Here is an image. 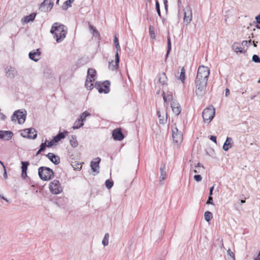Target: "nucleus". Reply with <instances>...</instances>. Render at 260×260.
Returning <instances> with one entry per match:
<instances>
[{
  "instance_id": "nucleus-1",
  "label": "nucleus",
  "mask_w": 260,
  "mask_h": 260,
  "mask_svg": "<svg viewBox=\"0 0 260 260\" xmlns=\"http://www.w3.org/2000/svg\"><path fill=\"white\" fill-rule=\"evenodd\" d=\"M50 32L54 35V38H55L56 41L57 43H60L66 37L67 28L63 24L55 22L52 25Z\"/></svg>"
},
{
  "instance_id": "nucleus-2",
  "label": "nucleus",
  "mask_w": 260,
  "mask_h": 260,
  "mask_svg": "<svg viewBox=\"0 0 260 260\" xmlns=\"http://www.w3.org/2000/svg\"><path fill=\"white\" fill-rule=\"evenodd\" d=\"M38 174L41 179L44 181L51 180L54 175V173L53 170L46 167H40L38 170Z\"/></svg>"
},
{
  "instance_id": "nucleus-3",
  "label": "nucleus",
  "mask_w": 260,
  "mask_h": 260,
  "mask_svg": "<svg viewBox=\"0 0 260 260\" xmlns=\"http://www.w3.org/2000/svg\"><path fill=\"white\" fill-rule=\"evenodd\" d=\"M207 83V81L196 79V93L198 97L201 98L205 94Z\"/></svg>"
},
{
  "instance_id": "nucleus-4",
  "label": "nucleus",
  "mask_w": 260,
  "mask_h": 260,
  "mask_svg": "<svg viewBox=\"0 0 260 260\" xmlns=\"http://www.w3.org/2000/svg\"><path fill=\"white\" fill-rule=\"evenodd\" d=\"M215 108L213 106H209L205 108L202 112V117L204 122L210 123L215 116Z\"/></svg>"
},
{
  "instance_id": "nucleus-5",
  "label": "nucleus",
  "mask_w": 260,
  "mask_h": 260,
  "mask_svg": "<svg viewBox=\"0 0 260 260\" xmlns=\"http://www.w3.org/2000/svg\"><path fill=\"white\" fill-rule=\"evenodd\" d=\"M209 75V69L207 67L200 66L198 70L196 79L200 80L208 81Z\"/></svg>"
},
{
  "instance_id": "nucleus-6",
  "label": "nucleus",
  "mask_w": 260,
  "mask_h": 260,
  "mask_svg": "<svg viewBox=\"0 0 260 260\" xmlns=\"http://www.w3.org/2000/svg\"><path fill=\"white\" fill-rule=\"evenodd\" d=\"M172 138L174 143L177 145L181 144L183 140V135L176 127H172Z\"/></svg>"
},
{
  "instance_id": "nucleus-7",
  "label": "nucleus",
  "mask_w": 260,
  "mask_h": 260,
  "mask_svg": "<svg viewBox=\"0 0 260 260\" xmlns=\"http://www.w3.org/2000/svg\"><path fill=\"white\" fill-rule=\"evenodd\" d=\"M49 189L50 191L55 194H59L62 191V188L61 186L60 182L57 180H54L50 182L49 184Z\"/></svg>"
},
{
  "instance_id": "nucleus-8",
  "label": "nucleus",
  "mask_w": 260,
  "mask_h": 260,
  "mask_svg": "<svg viewBox=\"0 0 260 260\" xmlns=\"http://www.w3.org/2000/svg\"><path fill=\"white\" fill-rule=\"evenodd\" d=\"M26 119V115L20 110H17L14 112L11 117L12 121L16 122L17 120L18 123H23Z\"/></svg>"
},
{
  "instance_id": "nucleus-9",
  "label": "nucleus",
  "mask_w": 260,
  "mask_h": 260,
  "mask_svg": "<svg viewBox=\"0 0 260 260\" xmlns=\"http://www.w3.org/2000/svg\"><path fill=\"white\" fill-rule=\"evenodd\" d=\"M54 3L51 0H44L43 2L41 4L39 9L41 11H46L51 10Z\"/></svg>"
},
{
  "instance_id": "nucleus-10",
  "label": "nucleus",
  "mask_w": 260,
  "mask_h": 260,
  "mask_svg": "<svg viewBox=\"0 0 260 260\" xmlns=\"http://www.w3.org/2000/svg\"><path fill=\"white\" fill-rule=\"evenodd\" d=\"M184 21L187 24L192 20V11L189 7H186L184 9Z\"/></svg>"
},
{
  "instance_id": "nucleus-11",
  "label": "nucleus",
  "mask_w": 260,
  "mask_h": 260,
  "mask_svg": "<svg viewBox=\"0 0 260 260\" xmlns=\"http://www.w3.org/2000/svg\"><path fill=\"white\" fill-rule=\"evenodd\" d=\"M112 137L115 140L117 141H121L124 138L120 128L114 129L112 132Z\"/></svg>"
},
{
  "instance_id": "nucleus-12",
  "label": "nucleus",
  "mask_w": 260,
  "mask_h": 260,
  "mask_svg": "<svg viewBox=\"0 0 260 260\" xmlns=\"http://www.w3.org/2000/svg\"><path fill=\"white\" fill-rule=\"evenodd\" d=\"M41 52L39 49L33 50L29 53V57L30 59L37 62L40 59Z\"/></svg>"
},
{
  "instance_id": "nucleus-13",
  "label": "nucleus",
  "mask_w": 260,
  "mask_h": 260,
  "mask_svg": "<svg viewBox=\"0 0 260 260\" xmlns=\"http://www.w3.org/2000/svg\"><path fill=\"white\" fill-rule=\"evenodd\" d=\"M115 62L113 60L109 62V68L112 71L116 70L118 68V64L119 62V55L117 53L115 54Z\"/></svg>"
},
{
  "instance_id": "nucleus-14",
  "label": "nucleus",
  "mask_w": 260,
  "mask_h": 260,
  "mask_svg": "<svg viewBox=\"0 0 260 260\" xmlns=\"http://www.w3.org/2000/svg\"><path fill=\"white\" fill-rule=\"evenodd\" d=\"M13 136V134L11 131H0V139L8 141L10 140Z\"/></svg>"
},
{
  "instance_id": "nucleus-15",
  "label": "nucleus",
  "mask_w": 260,
  "mask_h": 260,
  "mask_svg": "<svg viewBox=\"0 0 260 260\" xmlns=\"http://www.w3.org/2000/svg\"><path fill=\"white\" fill-rule=\"evenodd\" d=\"M171 107L174 113L178 116L181 112V107L179 103L174 101L171 102Z\"/></svg>"
},
{
  "instance_id": "nucleus-16",
  "label": "nucleus",
  "mask_w": 260,
  "mask_h": 260,
  "mask_svg": "<svg viewBox=\"0 0 260 260\" xmlns=\"http://www.w3.org/2000/svg\"><path fill=\"white\" fill-rule=\"evenodd\" d=\"M158 82L157 83H159L161 86H164L167 84L168 78L165 73H161L158 75Z\"/></svg>"
},
{
  "instance_id": "nucleus-17",
  "label": "nucleus",
  "mask_w": 260,
  "mask_h": 260,
  "mask_svg": "<svg viewBox=\"0 0 260 260\" xmlns=\"http://www.w3.org/2000/svg\"><path fill=\"white\" fill-rule=\"evenodd\" d=\"M157 114L159 118V122L160 124H165L167 120V113L165 112H161L158 110Z\"/></svg>"
},
{
  "instance_id": "nucleus-18",
  "label": "nucleus",
  "mask_w": 260,
  "mask_h": 260,
  "mask_svg": "<svg viewBox=\"0 0 260 260\" xmlns=\"http://www.w3.org/2000/svg\"><path fill=\"white\" fill-rule=\"evenodd\" d=\"M46 156L55 165H58L60 162L59 157L52 153H48Z\"/></svg>"
},
{
  "instance_id": "nucleus-19",
  "label": "nucleus",
  "mask_w": 260,
  "mask_h": 260,
  "mask_svg": "<svg viewBox=\"0 0 260 260\" xmlns=\"http://www.w3.org/2000/svg\"><path fill=\"white\" fill-rule=\"evenodd\" d=\"M36 15L37 14L36 13H32L28 16L23 17L22 18L21 21L24 23H28L29 22L32 21L35 19Z\"/></svg>"
},
{
  "instance_id": "nucleus-20",
  "label": "nucleus",
  "mask_w": 260,
  "mask_h": 260,
  "mask_svg": "<svg viewBox=\"0 0 260 260\" xmlns=\"http://www.w3.org/2000/svg\"><path fill=\"white\" fill-rule=\"evenodd\" d=\"M101 161V158L100 157H97L95 158V161H92L90 163V167L91 169L93 172H96L97 170L99 169V164Z\"/></svg>"
},
{
  "instance_id": "nucleus-21",
  "label": "nucleus",
  "mask_w": 260,
  "mask_h": 260,
  "mask_svg": "<svg viewBox=\"0 0 260 260\" xmlns=\"http://www.w3.org/2000/svg\"><path fill=\"white\" fill-rule=\"evenodd\" d=\"M233 141V139L232 138L230 137H227L226 141H225L223 145V149L224 151H228L229 149L231 148L233 146V143H232V141Z\"/></svg>"
},
{
  "instance_id": "nucleus-22",
  "label": "nucleus",
  "mask_w": 260,
  "mask_h": 260,
  "mask_svg": "<svg viewBox=\"0 0 260 260\" xmlns=\"http://www.w3.org/2000/svg\"><path fill=\"white\" fill-rule=\"evenodd\" d=\"M5 70L6 74L7 77L10 79H13L15 77V70L13 68H12L11 67H7L5 69Z\"/></svg>"
},
{
  "instance_id": "nucleus-23",
  "label": "nucleus",
  "mask_w": 260,
  "mask_h": 260,
  "mask_svg": "<svg viewBox=\"0 0 260 260\" xmlns=\"http://www.w3.org/2000/svg\"><path fill=\"white\" fill-rule=\"evenodd\" d=\"M22 166H21V169H22V177L23 178H25L27 176V169L28 166L29 165V162L28 161H22L21 162Z\"/></svg>"
},
{
  "instance_id": "nucleus-24",
  "label": "nucleus",
  "mask_w": 260,
  "mask_h": 260,
  "mask_svg": "<svg viewBox=\"0 0 260 260\" xmlns=\"http://www.w3.org/2000/svg\"><path fill=\"white\" fill-rule=\"evenodd\" d=\"M96 73V71L94 69L89 68L87 71V78L94 81Z\"/></svg>"
},
{
  "instance_id": "nucleus-25",
  "label": "nucleus",
  "mask_w": 260,
  "mask_h": 260,
  "mask_svg": "<svg viewBox=\"0 0 260 260\" xmlns=\"http://www.w3.org/2000/svg\"><path fill=\"white\" fill-rule=\"evenodd\" d=\"M160 182L164 180L167 178V173L166 171V166L165 165H162L160 168Z\"/></svg>"
},
{
  "instance_id": "nucleus-26",
  "label": "nucleus",
  "mask_w": 260,
  "mask_h": 260,
  "mask_svg": "<svg viewBox=\"0 0 260 260\" xmlns=\"http://www.w3.org/2000/svg\"><path fill=\"white\" fill-rule=\"evenodd\" d=\"M110 82L108 80H106L102 83L103 88H103V92L108 93L110 91Z\"/></svg>"
},
{
  "instance_id": "nucleus-27",
  "label": "nucleus",
  "mask_w": 260,
  "mask_h": 260,
  "mask_svg": "<svg viewBox=\"0 0 260 260\" xmlns=\"http://www.w3.org/2000/svg\"><path fill=\"white\" fill-rule=\"evenodd\" d=\"M177 79L180 80L182 83H184L185 80L186 79V76L185 70L184 67L181 68L180 76L179 78H177Z\"/></svg>"
},
{
  "instance_id": "nucleus-28",
  "label": "nucleus",
  "mask_w": 260,
  "mask_h": 260,
  "mask_svg": "<svg viewBox=\"0 0 260 260\" xmlns=\"http://www.w3.org/2000/svg\"><path fill=\"white\" fill-rule=\"evenodd\" d=\"M31 131L32 132H35V128H30L24 129L21 134V136L23 137V138H28L29 137H30L29 136V133H30Z\"/></svg>"
},
{
  "instance_id": "nucleus-29",
  "label": "nucleus",
  "mask_w": 260,
  "mask_h": 260,
  "mask_svg": "<svg viewBox=\"0 0 260 260\" xmlns=\"http://www.w3.org/2000/svg\"><path fill=\"white\" fill-rule=\"evenodd\" d=\"M92 80H90L89 79H86L85 86L87 88V89L90 90L93 87V82Z\"/></svg>"
},
{
  "instance_id": "nucleus-30",
  "label": "nucleus",
  "mask_w": 260,
  "mask_h": 260,
  "mask_svg": "<svg viewBox=\"0 0 260 260\" xmlns=\"http://www.w3.org/2000/svg\"><path fill=\"white\" fill-rule=\"evenodd\" d=\"M84 125V123L82 121H81L79 119H78L74 123L73 126V128L74 129H78Z\"/></svg>"
},
{
  "instance_id": "nucleus-31",
  "label": "nucleus",
  "mask_w": 260,
  "mask_h": 260,
  "mask_svg": "<svg viewBox=\"0 0 260 260\" xmlns=\"http://www.w3.org/2000/svg\"><path fill=\"white\" fill-rule=\"evenodd\" d=\"M90 116V114L87 112V111H85L83 113H82L80 116V117L78 118L81 121H82V122L84 123V121H85L86 120V118L88 116Z\"/></svg>"
},
{
  "instance_id": "nucleus-32",
  "label": "nucleus",
  "mask_w": 260,
  "mask_h": 260,
  "mask_svg": "<svg viewBox=\"0 0 260 260\" xmlns=\"http://www.w3.org/2000/svg\"><path fill=\"white\" fill-rule=\"evenodd\" d=\"M205 219L206 221L209 222L213 218V214L210 211H206L204 214Z\"/></svg>"
},
{
  "instance_id": "nucleus-33",
  "label": "nucleus",
  "mask_w": 260,
  "mask_h": 260,
  "mask_svg": "<svg viewBox=\"0 0 260 260\" xmlns=\"http://www.w3.org/2000/svg\"><path fill=\"white\" fill-rule=\"evenodd\" d=\"M70 142L71 146L73 147H76L78 146V143L75 136H72V139L70 140Z\"/></svg>"
},
{
  "instance_id": "nucleus-34",
  "label": "nucleus",
  "mask_w": 260,
  "mask_h": 260,
  "mask_svg": "<svg viewBox=\"0 0 260 260\" xmlns=\"http://www.w3.org/2000/svg\"><path fill=\"white\" fill-rule=\"evenodd\" d=\"M167 52L166 54V57L168 56V54H169L171 50V42L170 36H168L167 37Z\"/></svg>"
},
{
  "instance_id": "nucleus-35",
  "label": "nucleus",
  "mask_w": 260,
  "mask_h": 260,
  "mask_svg": "<svg viewBox=\"0 0 260 260\" xmlns=\"http://www.w3.org/2000/svg\"><path fill=\"white\" fill-rule=\"evenodd\" d=\"M149 31L150 36L151 37V38H152L153 39H155L156 36L155 35L154 28L152 26L150 25L149 26Z\"/></svg>"
},
{
  "instance_id": "nucleus-36",
  "label": "nucleus",
  "mask_w": 260,
  "mask_h": 260,
  "mask_svg": "<svg viewBox=\"0 0 260 260\" xmlns=\"http://www.w3.org/2000/svg\"><path fill=\"white\" fill-rule=\"evenodd\" d=\"M95 88L99 91L100 93L103 92V88L102 84L99 82H96L95 84Z\"/></svg>"
},
{
  "instance_id": "nucleus-37",
  "label": "nucleus",
  "mask_w": 260,
  "mask_h": 260,
  "mask_svg": "<svg viewBox=\"0 0 260 260\" xmlns=\"http://www.w3.org/2000/svg\"><path fill=\"white\" fill-rule=\"evenodd\" d=\"M105 185L108 189H110L113 185V182L109 179H107L105 182Z\"/></svg>"
},
{
  "instance_id": "nucleus-38",
  "label": "nucleus",
  "mask_w": 260,
  "mask_h": 260,
  "mask_svg": "<svg viewBox=\"0 0 260 260\" xmlns=\"http://www.w3.org/2000/svg\"><path fill=\"white\" fill-rule=\"evenodd\" d=\"M72 4L69 3V0L66 1L63 4L62 9L65 10H67L68 8L72 7Z\"/></svg>"
},
{
  "instance_id": "nucleus-39",
  "label": "nucleus",
  "mask_w": 260,
  "mask_h": 260,
  "mask_svg": "<svg viewBox=\"0 0 260 260\" xmlns=\"http://www.w3.org/2000/svg\"><path fill=\"white\" fill-rule=\"evenodd\" d=\"M155 7H156V11H157V13L158 16L160 17H161V13H160V10L159 4L157 0H155Z\"/></svg>"
},
{
  "instance_id": "nucleus-40",
  "label": "nucleus",
  "mask_w": 260,
  "mask_h": 260,
  "mask_svg": "<svg viewBox=\"0 0 260 260\" xmlns=\"http://www.w3.org/2000/svg\"><path fill=\"white\" fill-rule=\"evenodd\" d=\"M29 136H30L28 138L29 139H35L37 137V133L35 129V132H32L31 131V132L29 133Z\"/></svg>"
},
{
  "instance_id": "nucleus-41",
  "label": "nucleus",
  "mask_w": 260,
  "mask_h": 260,
  "mask_svg": "<svg viewBox=\"0 0 260 260\" xmlns=\"http://www.w3.org/2000/svg\"><path fill=\"white\" fill-rule=\"evenodd\" d=\"M68 134V132L67 131H64V132H59L57 136L61 140L64 139Z\"/></svg>"
},
{
  "instance_id": "nucleus-42",
  "label": "nucleus",
  "mask_w": 260,
  "mask_h": 260,
  "mask_svg": "<svg viewBox=\"0 0 260 260\" xmlns=\"http://www.w3.org/2000/svg\"><path fill=\"white\" fill-rule=\"evenodd\" d=\"M252 60L255 63H260V57L256 54L252 56Z\"/></svg>"
},
{
  "instance_id": "nucleus-43",
  "label": "nucleus",
  "mask_w": 260,
  "mask_h": 260,
  "mask_svg": "<svg viewBox=\"0 0 260 260\" xmlns=\"http://www.w3.org/2000/svg\"><path fill=\"white\" fill-rule=\"evenodd\" d=\"M47 140H46L44 143H42L40 145L41 151H44L46 149V147H47Z\"/></svg>"
},
{
  "instance_id": "nucleus-44",
  "label": "nucleus",
  "mask_w": 260,
  "mask_h": 260,
  "mask_svg": "<svg viewBox=\"0 0 260 260\" xmlns=\"http://www.w3.org/2000/svg\"><path fill=\"white\" fill-rule=\"evenodd\" d=\"M202 177L200 175H196L194 176V179L197 182H200L202 180Z\"/></svg>"
},
{
  "instance_id": "nucleus-45",
  "label": "nucleus",
  "mask_w": 260,
  "mask_h": 260,
  "mask_svg": "<svg viewBox=\"0 0 260 260\" xmlns=\"http://www.w3.org/2000/svg\"><path fill=\"white\" fill-rule=\"evenodd\" d=\"M206 204L213 205V198L212 197V196H209L208 200L206 202Z\"/></svg>"
},
{
  "instance_id": "nucleus-46",
  "label": "nucleus",
  "mask_w": 260,
  "mask_h": 260,
  "mask_svg": "<svg viewBox=\"0 0 260 260\" xmlns=\"http://www.w3.org/2000/svg\"><path fill=\"white\" fill-rule=\"evenodd\" d=\"M102 244L104 246H107L109 244V239L104 238L102 240Z\"/></svg>"
},
{
  "instance_id": "nucleus-47",
  "label": "nucleus",
  "mask_w": 260,
  "mask_h": 260,
  "mask_svg": "<svg viewBox=\"0 0 260 260\" xmlns=\"http://www.w3.org/2000/svg\"><path fill=\"white\" fill-rule=\"evenodd\" d=\"M115 47L116 49V51L115 54H116L117 53L119 55L118 52H119V51H120V50H121V48H120L119 44L115 45Z\"/></svg>"
},
{
  "instance_id": "nucleus-48",
  "label": "nucleus",
  "mask_w": 260,
  "mask_h": 260,
  "mask_svg": "<svg viewBox=\"0 0 260 260\" xmlns=\"http://www.w3.org/2000/svg\"><path fill=\"white\" fill-rule=\"evenodd\" d=\"M235 51L237 53H242L243 52V49L241 47H237L235 48Z\"/></svg>"
},
{
  "instance_id": "nucleus-49",
  "label": "nucleus",
  "mask_w": 260,
  "mask_h": 260,
  "mask_svg": "<svg viewBox=\"0 0 260 260\" xmlns=\"http://www.w3.org/2000/svg\"><path fill=\"white\" fill-rule=\"evenodd\" d=\"M60 140H61L57 135L56 136H55L53 138V139H52V141H53L54 143H57Z\"/></svg>"
},
{
  "instance_id": "nucleus-50",
  "label": "nucleus",
  "mask_w": 260,
  "mask_h": 260,
  "mask_svg": "<svg viewBox=\"0 0 260 260\" xmlns=\"http://www.w3.org/2000/svg\"><path fill=\"white\" fill-rule=\"evenodd\" d=\"M251 43V40H250L249 41H243L242 42V46H247V44H250Z\"/></svg>"
},
{
  "instance_id": "nucleus-51",
  "label": "nucleus",
  "mask_w": 260,
  "mask_h": 260,
  "mask_svg": "<svg viewBox=\"0 0 260 260\" xmlns=\"http://www.w3.org/2000/svg\"><path fill=\"white\" fill-rule=\"evenodd\" d=\"M162 1H163V2H164L165 10H166V12H167V11H168V1L167 0H162Z\"/></svg>"
},
{
  "instance_id": "nucleus-52",
  "label": "nucleus",
  "mask_w": 260,
  "mask_h": 260,
  "mask_svg": "<svg viewBox=\"0 0 260 260\" xmlns=\"http://www.w3.org/2000/svg\"><path fill=\"white\" fill-rule=\"evenodd\" d=\"M54 143L53 141H52V140L51 141H49V142H48L47 141V147H52L54 145Z\"/></svg>"
},
{
  "instance_id": "nucleus-53",
  "label": "nucleus",
  "mask_w": 260,
  "mask_h": 260,
  "mask_svg": "<svg viewBox=\"0 0 260 260\" xmlns=\"http://www.w3.org/2000/svg\"><path fill=\"white\" fill-rule=\"evenodd\" d=\"M228 254L230 255L233 258H235L234 257V254L233 252H232L230 249H229L227 251Z\"/></svg>"
},
{
  "instance_id": "nucleus-54",
  "label": "nucleus",
  "mask_w": 260,
  "mask_h": 260,
  "mask_svg": "<svg viewBox=\"0 0 260 260\" xmlns=\"http://www.w3.org/2000/svg\"><path fill=\"white\" fill-rule=\"evenodd\" d=\"M92 33L93 35L94 36H100V33L99 32L98 30H97L96 29H94Z\"/></svg>"
},
{
  "instance_id": "nucleus-55",
  "label": "nucleus",
  "mask_w": 260,
  "mask_h": 260,
  "mask_svg": "<svg viewBox=\"0 0 260 260\" xmlns=\"http://www.w3.org/2000/svg\"><path fill=\"white\" fill-rule=\"evenodd\" d=\"M73 168H74L75 170H80L82 168V164H77V167H73Z\"/></svg>"
},
{
  "instance_id": "nucleus-56",
  "label": "nucleus",
  "mask_w": 260,
  "mask_h": 260,
  "mask_svg": "<svg viewBox=\"0 0 260 260\" xmlns=\"http://www.w3.org/2000/svg\"><path fill=\"white\" fill-rule=\"evenodd\" d=\"M210 140L215 143H217L216 137L214 136H211L210 138Z\"/></svg>"
},
{
  "instance_id": "nucleus-57",
  "label": "nucleus",
  "mask_w": 260,
  "mask_h": 260,
  "mask_svg": "<svg viewBox=\"0 0 260 260\" xmlns=\"http://www.w3.org/2000/svg\"><path fill=\"white\" fill-rule=\"evenodd\" d=\"M162 96H163V100L164 101L165 103H167L168 101V98H167L166 95H165V93L164 91L162 92Z\"/></svg>"
},
{
  "instance_id": "nucleus-58",
  "label": "nucleus",
  "mask_w": 260,
  "mask_h": 260,
  "mask_svg": "<svg viewBox=\"0 0 260 260\" xmlns=\"http://www.w3.org/2000/svg\"><path fill=\"white\" fill-rule=\"evenodd\" d=\"M114 45H117V44H119V41H118V39L117 38V37L116 36H115L114 37Z\"/></svg>"
},
{
  "instance_id": "nucleus-59",
  "label": "nucleus",
  "mask_w": 260,
  "mask_h": 260,
  "mask_svg": "<svg viewBox=\"0 0 260 260\" xmlns=\"http://www.w3.org/2000/svg\"><path fill=\"white\" fill-rule=\"evenodd\" d=\"M214 186H213L212 187H211L210 188V190H209V196H212V195L213 194V189H214Z\"/></svg>"
},
{
  "instance_id": "nucleus-60",
  "label": "nucleus",
  "mask_w": 260,
  "mask_h": 260,
  "mask_svg": "<svg viewBox=\"0 0 260 260\" xmlns=\"http://www.w3.org/2000/svg\"><path fill=\"white\" fill-rule=\"evenodd\" d=\"M167 98H168V101H173V96L171 94H169L167 95V96H166Z\"/></svg>"
},
{
  "instance_id": "nucleus-61",
  "label": "nucleus",
  "mask_w": 260,
  "mask_h": 260,
  "mask_svg": "<svg viewBox=\"0 0 260 260\" xmlns=\"http://www.w3.org/2000/svg\"><path fill=\"white\" fill-rule=\"evenodd\" d=\"M255 19L256 20V22L258 24H260V14L257 15L256 17H255Z\"/></svg>"
},
{
  "instance_id": "nucleus-62",
  "label": "nucleus",
  "mask_w": 260,
  "mask_h": 260,
  "mask_svg": "<svg viewBox=\"0 0 260 260\" xmlns=\"http://www.w3.org/2000/svg\"><path fill=\"white\" fill-rule=\"evenodd\" d=\"M230 93V90L228 88H226L225 90V95L228 96L229 95Z\"/></svg>"
},
{
  "instance_id": "nucleus-63",
  "label": "nucleus",
  "mask_w": 260,
  "mask_h": 260,
  "mask_svg": "<svg viewBox=\"0 0 260 260\" xmlns=\"http://www.w3.org/2000/svg\"><path fill=\"white\" fill-rule=\"evenodd\" d=\"M196 168H204V167L203 166L200 164V163H198L197 166H195Z\"/></svg>"
},
{
  "instance_id": "nucleus-64",
  "label": "nucleus",
  "mask_w": 260,
  "mask_h": 260,
  "mask_svg": "<svg viewBox=\"0 0 260 260\" xmlns=\"http://www.w3.org/2000/svg\"><path fill=\"white\" fill-rule=\"evenodd\" d=\"M4 170V173L3 176H4V177L5 179H6V178H7V174L6 169V168H5Z\"/></svg>"
}]
</instances>
